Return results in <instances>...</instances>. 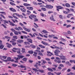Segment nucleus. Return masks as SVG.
<instances>
[{"label":"nucleus","mask_w":75,"mask_h":75,"mask_svg":"<svg viewBox=\"0 0 75 75\" xmlns=\"http://www.w3.org/2000/svg\"><path fill=\"white\" fill-rule=\"evenodd\" d=\"M60 52V51L58 50H55L54 52V53H55L54 55H56L57 56H59V55L58 54H59Z\"/></svg>","instance_id":"nucleus-1"},{"label":"nucleus","mask_w":75,"mask_h":75,"mask_svg":"<svg viewBox=\"0 0 75 75\" xmlns=\"http://www.w3.org/2000/svg\"><path fill=\"white\" fill-rule=\"evenodd\" d=\"M59 57L63 60H67L66 57L64 55H59Z\"/></svg>","instance_id":"nucleus-2"},{"label":"nucleus","mask_w":75,"mask_h":75,"mask_svg":"<svg viewBox=\"0 0 75 75\" xmlns=\"http://www.w3.org/2000/svg\"><path fill=\"white\" fill-rule=\"evenodd\" d=\"M37 17L36 15L33 14H31L30 16H29V19H30L31 20H33V18H36Z\"/></svg>","instance_id":"nucleus-3"},{"label":"nucleus","mask_w":75,"mask_h":75,"mask_svg":"<svg viewBox=\"0 0 75 75\" xmlns=\"http://www.w3.org/2000/svg\"><path fill=\"white\" fill-rule=\"evenodd\" d=\"M45 7L49 9H52L53 8V6L51 5L47 4L46 6H45Z\"/></svg>","instance_id":"nucleus-4"},{"label":"nucleus","mask_w":75,"mask_h":75,"mask_svg":"<svg viewBox=\"0 0 75 75\" xmlns=\"http://www.w3.org/2000/svg\"><path fill=\"white\" fill-rule=\"evenodd\" d=\"M56 7L57 8V10L58 11H59V9H63V7L61 6H56Z\"/></svg>","instance_id":"nucleus-5"},{"label":"nucleus","mask_w":75,"mask_h":75,"mask_svg":"<svg viewBox=\"0 0 75 75\" xmlns=\"http://www.w3.org/2000/svg\"><path fill=\"white\" fill-rule=\"evenodd\" d=\"M14 29L18 31H20V30H23V29L20 27H18V28H15Z\"/></svg>","instance_id":"nucleus-6"},{"label":"nucleus","mask_w":75,"mask_h":75,"mask_svg":"<svg viewBox=\"0 0 75 75\" xmlns=\"http://www.w3.org/2000/svg\"><path fill=\"white\" fill-rule=\"evenodd\" d=\"M8 22L9 23H10L9 24L10 25H11L12 26H15L16 27H17V25H15V24L12 23V22H10V21H8Z\"/></svg>","instance_id":"nucleus-7"},{"label":"nucleus","mask_w":75,"mask_h":75,"mask_svg":"<svg viewBox=\"0 0 75 75\" xmlns=\"http://www.w3.org/2000/svg\"><path fill=\"white\" fill-rule=\"evenodd\" d=\"M47 55L48 56L51 57L52 55H53V54L52 53H51L50 52L47 51Z\"/></svg>","instance_id":"nucleus-8"},{"label":"nucleus","mask_w":75,"mask_h":75,"mask_svg":"<svg viewBox=\"0 0 75 75\" xmlns=\"http://www.w3.org/2000/svg\"><path fill=\"white\" fill-rule=\"evenodd\" d=\"M50 20L51 21H55L54 19V16L52 15H51V17H50Z\"/></svg>","instance_id":"nucleus-9"},{"label":"nucleus","mask_w":75,"mask_h":75,"mask_svg":"<svg viewBox=\"0 0 75 75\" xmlns=\"http://www.w3.org/2000/svg\"><path fill=\"white\" fill-rule=\"evenodd\" d=\"M23 29L28 33H29L30 32V29H28L25 28V27H23Z\"/></svg>","instance_id":"nucleus-10"},{"label":"nucleus","mask_w":75,"mask_h":75,"mask_svg":"<svg viewBox=\"0 0 75 75\" xmlns=\"http://www.w3.org/2000/svg\"><path fill=\"white\" fill-rule=\"evenodd\" d=\"M26 8L30 11H32L33 9V8L32 7H27Z\"/></svg>","instance_id":"nucleus-11"},{"label":"nucleus","mask_w":75,"mask_h":75,"mask_svg":"<svg viewBox=\"0 0 75 75\" xmlns=\"http://www.w3.org/2000/svg\"><path fill=\"white\" fill-rule=\"evenodd\" d=\"M9 10H10L11 11H12L13 12H16V10H15L14 9H13L12 8H9Z\"/></svg>","instance_id":"nucleus-12"},{"label":"nucleus","mask_w":75,"mask_h":75,"mask_svg":"<svg viewBox=\"0 0 75 75\" xmlns=\"http://www.w3.org/2000/svg\"><path fill=\"white\" fill-rule=\"evenodd\" d=\"M41 52V51L40 50H35V52H34V54H37L38 53H40Z\"/></svg>","instance_id":"nucleus-13"},{"label":"nucleus","mask_w":75,"mask_h":75,"mask_svg":"<svg viewBox=\"0 0 75 75\" xmlns=\"http://www.w3.org/2000/svg\"><path fill=\"white\" fill-rule=\"evenodd\" d=\"M6 39H7L8 40H7L8 42L10 41V40L11 39V38L10 37H8V36H6L4 37Z\"/></svg>","instance_id":"nucleus-14"},{"label":"nucleus","mask_w":75,"mask_h":75,"mask_svg":"<svg viewBox=\"0 0 75 75\" xmlns=\"http://www.w3.org/2000/svg\"><path fill=\"white\" fill-rule=\"evenodd\" d=\"M45 46H49V45H48V44L47 43L45 42H44V41H42L41 42Z\"/></svg>","instance_id":"nucleus-15"},{"label":"nucleus","mask_w":75,"mask_h":75,"mask_svg":"<svg viewBox=\"0 0 75 75\" xmlns=\"http://www.w3.org/2000/svg\"><path fill=\"white\" fill-rule=\"evenodd\" d=\"M27 40L28 41V42H29L31 44L33 43V40H32V39L29 38Z\"/></svg>","instance_id":"nucleus-16"},{"label":"nucleus","mask_w":75,"mask_h":75,"mask_svg":"<svg viewBox=\"0 0 75 75\" xmlns=\"http://www.w3.org/2000/svg\"><path fill=\"white\" fill-rule=\"evenodd\" d=\"M6 45H7V47H8L9 48H10L11 47H12L11 45L9 43H6Z\"/></svg>","instance_id":"nucleus-17"},{"label":"nucleus","mask_w":75,"mask_h":75,"mask_svg":"<svg viewBox=\"0 0 75 75\" xmlns=\"http://www.w3.org/2000/svg\"><path fill=\"white\" fill-rule=\"evenodd\" d=\"M18 67L19 68L21 67V68H26V66H24L23 65H21L20 66H18Z\"/></svg>","instance_id":"nucleus-18"},{"label":"nucleus","mask_w":75,"mask_h":75,"mask_svg":"<svg viewBox=\"0 0 75 75\" xmlns=\"http://www.w3.org/2000/svg\"><path fill=\"white\" fill-rule=\"evenodd\" d=\"M17 57H18V58H19L20 59V58L21 59H23V58H24V56H23V55H17Z\"/></svg>","instance_id":"nucleus-19"},{"label":"nucleus","mask_w":75,"mask_h":75,"mask_svg":"<svg viewBox=\"0 0 75 75\" xmlns=\"http://www.w3.org/2000/svg\"><path fill=\"white\" fill-rule=\"evenodd\" d=\"M73 16V14H68L67 16V18H70V16Z\"/></svg>","instance_id":"nucleus-20"},{"label":"nucleus","mask_w":75,"mask_h":75,"mask_svg":"<svg viewBox=\"0 0 75 75\" xmlns=\"http://www.w3.org/2000/svg\"><path fill=\"white\" fill-rule=\"evenodd\" d=\"M23 5L24 6H26V7H27L29 6H30V4H26V3L23 4Z\"/></svg>","instance_id":"nucleus-21"},{"label":"nucleus","mask_w":75,"mask_h":75,"mask_svg":"<svg viewBox=\"0 0 75 75\" xmlns=\"http://www.w3.org/2000/svg\"><path fill=\"white\" fill-rule=\"evenodd\" d=\"M34 24L35 25H35L34 26V27H35V28L37 29L39 27L38 25L35 23H34Z\"/></svg>","instance_id":"nucleus-22"},{"label":"nucleus","mask_w":75,"mask_h":75,"mask_svg":"<svg viewBox=\"0 0 75 75\" xmlns=\"http://www.w3.org/2000/svg\"><path fill=\"white\" fill-rule=\"evenodd\" d=\"M65 6H66V7L67 8H69L70 7V5L68 3H66L65 4Z\"/></svg>","instance_id":"nucleus-23"},{"label":"nucleus","mask_w":75,"mask_h":75,"mask_svg":"<svg viewBox=\"0 0 75 75\" xmlns=\"http://www.w3.org/2000/svg\"><path fill=\"white\" fill-rule=\"evenodd\" d=\"M38 71L39 72H40L41 73H44V70H43L38 69Z\"/></svg>","instance_id":"nucleus-24"},{"label":"nucleus","mask_w":75,"mask_h":75,"mask_svg":"<svg viewBox=\"0 0 75 75\" xmlns=\"http://www.w3.org/2000/svg\"><path fill=\"white\" fill-rule=\"evenodd\" d=\"M38 46L41 48H45V46L42 45H39Z\"/></svg>","instance_id":"nucleus-25"},{"label":"nucleus","mask_w":75,"mask_h":75,"mask_svg":"<svg viewBox=\"0 0 75 75\" xmlns=\"http://www.w3.org/2000/svg\"><path fill=\"white\" fill-rule=\"evenodd\" d=\"M17 42H18L19 43H21L22 42H23V40H17Z\"/></svg>","instance_id":"nucleus-26"},{"label":"nucleus","mask_w":75,"mask_h":75,"mask_svg":"<svg viewBox=\"0 0 75 75\" xmlns=\"http://www.w3.org/2000/svg\"><path fill=\"white\" fill-rule=\"evenodd\" d=\"M31 47V48H36V46H35L34 45H33V44L31 45H30Z\"/></svg>","instance_id":"nucleus-27"},{"label":"nucleus","mask_w":75,"mask_h":75,"mask_svg":"<svg viewBox=\"0 0 75 75\" xmlns=\"http://www.w3.org/2000/svg\"><path fill=\"white\" fill-rule=\"evenodd\" d=\"M23 9H24L23 10L22 8H21L20 10H21V11H22V12H25L26 11V10L25 8H23Z\"/></svg>","instance_id":"nucleus-28"},{"label":"nucleus","mask_w":75,"mask_h":75,"mask_svg":"<svg viewBox=\"0 0 75 75\" xmlns=\"http://www.w3.org/2000/svg\"><path fill=\"white\" fill-rule=\"evenodd\" d=\"M12 40L10 41V42H14L16 41V40L13 39H12Z\"/></svg>","instance_id":"nucleus-29"},{"label":"nucleus","mask_w":75,"mask_h":75,"mask_svg":"<svg viewBox=\"0 0 75 75\" xmlns=\"http://www.w3.org/2000/svg\"><path fill=\"white\" fill-rule=\"evenodd\" d=\"M55 36L54 35H49L48 37L49 38H53Z\"/></svg>","instance_id":"nucleus-30"},{"label":"nucleus","mask_w":75,"mask_h":75,"mask_svg":"<svg viewBox=\"0 0 75 75\" xmlns=\"http://www.w3.org/2000/svg\"><path fill=\"white\" fill-rule=\"evenodd\" d=\"M38 64H37V62L36 63V64L34 65V66L36 67V68L37 69H39V67H38Z\"/></svg>","instance_id":"nucleus-31"},{"label":"nucleus","mask_w":75,"mask_h":75,"mask_svg":"<svg viewBox=\"0 0 75 75\" xmlns=\"http://www.w3.org/2000/svg\"><path fill=\"white\" fill-rule=\"evenodd\" d=\"M14 33L15 35H18V31H16L14 32Z\"/></svg>","instance_id":"nucleus-32"},{"label":"nucleus","mask_w":75,"mask_h":75,"mask_svg":"<svg viewBox=\"0 0 75 75\" xmlns=\"http://www.w3.org/2000/svg\"><path fill=\"white\" fill-rule=\"evenodd\" d=\"M66 64H68V66H71V64L69 63V62H66Z\"/></svg>","instance_id":"nucleus-33"},{"label":"nucleus","mask_w":75,"mask_h":75,"mask_svg":"<svg viewBox=\"0 0 75 75\" xmlns=\"http://www.w3.org/2000/svg\"><path fill=\"white\" fill-rule=\"evenodd\" d=\"M47 69V70L49 71H50L51 72H53L54 71L52 69H50V68H48Z\"/></svg>","instance_id":"nucleus-34"},{"label":"nucleus","mask_w":75,"mask_h":75,"mask_svg":"<svg viewBox=\"0 0 75 75\" xmlns=\"http://www.w3.org/2000/svg\"><path fill=\"white\" fill-rule=\"evenodd\" d=\"M27 14H28V15H29L31 13V11H29V10H27Z\"/></svg>","instance_id":"nucleus-35"},{"label":"nucleus","mask_w":75,"mask_h":75,"mask_svg":"<svg viewBox=\"0 0 75 75\" xmlns=\"http://www.w3.org/2000/svg\"><path fill=\"white\" fill-rule=\"evenodd\" d=\"M42 32L43 33H48V31H47L46 30H42Z\"/></svg>","instance_id":"nucleus-36"},{"label":"nucleus","mask_w":75,"mask_h":75,"mask_svg":"<svg viewBox=\"0 0 75 75\" xmlns=\"http://www.w3.org/2000/svg\"><path fill=\"white\" fill-rule=\"evenodd\" d=\"M17 52L18 54H20L21 53V50L20 49H18V50H17Z\"/></svg>","instance_id":"nucleus-37"},{"label":"nucleus","mask_w":75,"mask_h":75,"mask_svg":"<svg viewBox=\"0 0 75 75\" xmlns=\"http://www.w3.org/2000/svg\"><path fill=\"white\" fill-rule=\"evenodd\" d=\"M38 21V18H34V22H37Z\"/></svg>","instance_id":"nucleus-38"},{"label":"nucleus","mask_w":75,"mask_h":75,"mask_svg":"<svg viewBox=\"0 0 75 75\" xmlns=\"http://www.w3.org/2000/svg\"><path fill=\"white\" fill-rule=\"evenodd\" d=\"M38 54L40 55V56H41L42 57L44 55L43 54H42V53H41V52H40Z\"/></svg>","instance_id":"nucleus-39"},{"label":"nucleus","mask_w":75,"mask_h":75,"mask_svg":"<svg viewBox=\"0 0 75 75\" xmlns=\"http://www.w3.org/2000/svg\"><path fill=\"white\" fill-rule=\"evenodd\" d=\"M27 60V58H23V59H22V60H23L25 62H26Z\"/></svg>","instance_id":"nucleus-40"},{"label":"nucleus","mask_w":75,"mask_h":75,"mask_svg":"<svg viewBox=\"0 0 75 75\" xmlns=\"http://www.w3.org/2000/svg\"><path fill=\"white\" fill-rule=\"evenodd\" d=\"M4 47V45H0V49H3Z\"/></svg>","instance_id":"nucleus-41"},{"label":"nucleus","mask_w":75,"mask_h":75,"mask_svg":"<svg viewBox=\"0 0 75 75\" xmlns=\"http://www.w3.org/2000/svg\"><path fill=\"white\" fill-rule=\"evenodd\" d=\"M14 59H15L16 60V61H18L19 60H20V59L19 58V57H17V58L16 57H14Z\"/></svg>","instance_id":"nucleus-42"},{"label":"nucleus","mask_w":75,"mask_h":75,"mask_svg":"<svg viewBox=\"0 0 75 75\" xmlns=\"http://www.w3.org/2000/svg\"><path fill=\"white\" fill-rule=\"evenodd\" d=\"M10 4L12 6H16V4L12 2H10Z\"/></svg>","instance_id":"nucleus-43"},{"label":"nucleus","mask_w":75,"mask_h":75,"mask_svg":"<svg viewBox=\"0 0 75 75\" xmlns=\"http://www.w3.org/2000/svg\"><path fill=\"white\" fill-rule=\"evenodd\" d=\"M28 52L29 54H33V52L32 50H30L28 51Z\"/></svg>","instance_id":"nucleus-44"},{"label":"nucleus","mask_w":75,"mask_h":75,"mask_svg":"<svg viewBox=\"0 0 75 75\" xmlns=\"http://www.w3.org/2000/svg\"><path fill=\"white\" fill-rule=\"evenodd\" d=\"M68 75H75V74L71 72L69 73V74H67Z\"/></svg>","instance_id":"nucleus-45"},{"label":"nucleus","mask_w":75,"mask_h":75,"mask_svg":"<svg viewBox=\"0 0 75 75\" xmlns=\"http://www.w3.org/2000/svg\"><path fill=\"white\" fill-rule=\"evenodd\" d=\"M33 4L35 6H37V5H38V4L37 3V2H35V1H34L33 2Z\"/></svg>","instance_id":"nucleus-46"},{"label":"nucleus","mask_w":75,"mask_h":75,"mask_svg":"<svg viewBox=\"0 0 75 75\" xmlns=\"http://www.w3.org/2000/svg\"><path fill=\"white\" fill-rule=\"evenodd\" d=\"M13 38L14 39H17V37L16 35H15L13 36Z\"/></svg>","instance_id":"nucleus-47"},{"label":"nucleus","mask_w":75,"mask_h":75,"mask_svg":"<svg viewBox=\"0 0 75 75\" xmlns=\"http://www.w3.org/2000/svg\"><path fill=\"white\" fill-rule=\"evenodd\" d=\"M0 13L1 14H3L4 15H6V13L4 12H0Z\"/></svg>","instance_id":"nucleus-48"},{"label":"nucleus","mask_w":75,"mask_h":75,"mask_svg":"<svg viewBox=\"0 0 75 75\" xmlns=\"http://www.w3.org/2000/svg\"><path fill=\"white\" fill-rule=\"evenodd\" d=\"M0 1H1L3 2V4H5V2L6 1V0H0Z\"/></svg>","instance_id":"nucleus-49"},{"label":"nucleus","mask_w":75,"mask_h":75,"mask_svg":"<svg viewBox=\"0 0 75 75\" xmlns=\"http://www.w3.org/2000/svg\"><path fill=\"white\" fill-rule=\"evenodd\" d=\"M0 16H1V17H2L4 19H6L5 17H4V15H3L2 14H0Z\"/></svg>","instance_id":"nucleus-50"},{"label":"nucleus","mask_w":75,"mask_h":75,"mask_svg":"<svg viewBox=\"0 0 75 75\" xmlns=\"http://www.w3.org/2000/svg\"><path fill=\"white\" fill-rule=\"evenodd\" d=\"M32 70H33V71H35L38 72V70H37V69H36L34 68L32 69Z\"/></svg>","instance_id":"nucleus-51"},{"label":"nucleus","mask_w":75,"mask_h":75,"mask_svg":"<svg viewBox=\"0 0 75 75\" xmlns=\"http://www.w3.org/2000/svg\"><path fill=\"white\" fill-rule=\"evenodd\" d=\"M42 61H43V63L44 64L47 63V62H46V61H45L44 59H42Z\"/></svg>","instance_id":"nucleus-52"},{"label":"nucleus","mask_w":75,"mask_h":75,"mask_svg":"<svg viewBox=\"0 0 75 75\" xmlns=\"http://www.w3.org/2000/svg\"><path fill=\"white\" fill-rule=\"evenodd\" d=\"M70 62L71 63H74L75 64V60H70Z\"/></svg>","instance_id":"nucleus-53"},{"label":"nucleus","mask_w":75,"mask_h":75,"mask_svg":"<svg viewBox=\"0 0 75 75\" xmlns=\"http://www.w3.org/2000/svg\"><path fill=\"white\" fill-rule=\"evenodd\" d=\"M59 18H60V19H63V17H62V15H60L59 16Z\"/></svg>","instance_id":"nucleus-54"},{"label":"nucleus","mask_w":75,"mask_h":75,"mask_svg":"<svg viewBox=\"0 0 75 75\" xmlns=\"http://www.w3.org/2000/svg\"><path fill=\"white\" fill-rule=\"evenodd\" d=\"M11 31H12V32H14L15 31H16L13 28L11 29Z\"/></svg>","instance_id":"nucleus-55"},{"label":"nucleus","mask_w":75,"mask_h":75,"mask_svg":"<svg viewBox=\"0 0 75 75\" xmlns=\"http://www.w3.org/2000/svg\"><path fill=\"white\" fill-rule=\"evenodd\" d=\"M12 66H13V67H16L17 66V65L16 64H13L12 65Z\"/></svg>","instance_id":"nucleus-56"},{"label":"nucleus","mask_w":75,"mask_h":75,"mask_svg":"<svg viewBox=\"0 0 75 75\" xmlns=\"http://www.w3.org/2000/svg\"><path fill=\"white\" fill-rule=\"evenodd\" d=\"M13 17L15 19H18V18L15 15H13Z\"/></svg>","instance_id":"nucleus-57"},{"label":"nucleus","mask_w":75,"mask_h":75,"mask_svg":"<svg viewBox=\"0 0 75 75\" xmlns=\"http://www.w3.org/2000/svg\"><path fill=\"white\" fill-rule=\"evenodd\" d=\"M16 44V42H13L12 45L13 46H15Z\"/></svg>","instance_id":"nucleus-58"},{"label":"nucleus","mask_w":75,"mask_h":75,"mask_svg":"<svg viewBox=\"0 0 75 75\" xmlns=\"http://www.w3.org/2000/svg\"><path fill=\"white\" fill-rule=\"evenodd\" d=\"M5 23H6V24H8V21H7L6 20H5L4 21Z\"/></svg>","instance_id":"nucleus-59"},{"label":"nucleus","mask_w":75,"mask_h":75,"mask_svg":"<svg viewBox=\"0 0 75 75\" xmlns=\"http://www.w3.org/2000/svg\"><path fill=\"white\" fill-rule=\"evenodd\" d=\"M38 54H33V56L35 57H37V55Z\"/></svg>","instance_id":"nucleus-60"},{"label":"nucleus","mask_w":75,"mask_h":75,"mask_svg":"<svg viewBox=\"0 0 75 75\" xmlns=\"http://www.w3.org/2000/svg\"><path fill=\"white\" fill-rule=\"evenodd\" d=\"M41 9L43 10V11H46V9L45 8H42Z\"/></svg>","instance_id":"nucleus-61"},{"label":"nucleus","mask_w":75,"mask_h":75,"mask_svg":"<svg viewBox=\"0 0 75 75\" xmlns=\"http://www.w3.org/2000/svg\"><path fill=\"white\" fill-rule=\"evenodd\" d=\"M11 58L10 57H8L7 60H8L9 61H10V60H11Z\"/></svg>","instance_id":"nucleus-62"},{"label":"nucleus","mask_w":75,"mask_h":75,"mask_svg":"<svg viewBox=\"0 0 75 75\" xmlns=\"http://www.w3.org/2000/svg\"><path fill=\"white\" fill-rule=\"evenodd\" d=\"M22 33H23V34H28V33L27 32H25V31H21Z\"/></svg>","instance_id":"nucleus-63"},{"label":"nucleus","mask_w":75,"mask_h":75,"mask_svg":"<svg viewBox=\"0 0 75 75\" xmlns=\"http://www.w3.org/2000/svg\"><path fill=\"white\" fill-rule=\"evenodd\" d=\"M5 74H0V75H8V73H5Z\"/></svg>","instance_id":"nucleus-64"}]
</instances>
